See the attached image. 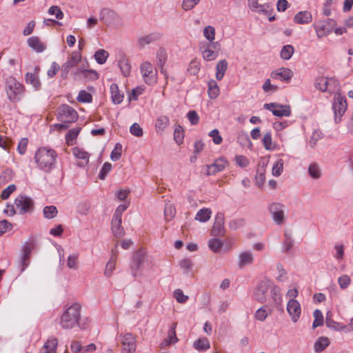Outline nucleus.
Returning <instances> with one entry per match:
<instances>
[{"label":"nucleus","mask_w":353,"mask_h":353,"mask_svg":"<svg viewBox=\"0 0 353 353\" xmlns=\"http://www.w3.org/2000/svg\"><path fill=\"white\" fill-rule=\"evenodd\" d=\"M110 89L112 102L114 104L121 103L123 100V94L120 92L117 84L112 83Z\"/></svg>","instance_id":"obj_30"},{"label":"nucleus","mask_w":353,"mask_h":353,"mask_svg":"<svg viewBox=\"0 0 353 353\" xmlns=\"http://www.w3.org/2000/svg\"><path fill=\"white\" fill-rule=\"evenodd\" d=\"M79 132H80L79 128H74L68 131V132L65 134L66 142L68 144H70V143L77 137Z\"/></svg>","instance_id":"obj_57"},{"label":"nucleus","mask_w":353,"mask_h":353,"mask_svg":"<svg viewBox=\"0 0 353 353\" xmlns=\"http://www.w3.org/2000/svg\"><path fill=\"white\" fill-rule=\"evenodd\" d=\"M81 318V305L74 303L66 308L60 317V325L64 330L72 329L79 325Z\"/></svg>","instance_id":"obj_2"},{"label":"nucleus","mask_w":353,"mask_h":353,"mask_svg":"<svg viewBox=\"0 0 353 353\" xmlns=\"http://www.w3.org/2000/svg\"><path fill=\"white\" fill-rule=\"evenodd\" d=\"M312 21V15L307 10L300 11L294 17V23L297 24H307Z\"/></svg>","instance_id":"obj_25"},{"label":"nucleus","mask_w":353,"mask_h":353,"mask_svg":"<svg viewBox=\"0 0 353 353\" xmlns=\"http://www.w3.org/2000/svg\"><path fill=\"white\" fill-rule=\"evenodd\" d=\"M220 50V44L218 42H214L206 45L202 50V57L205 61H211L216 59Z\"/></svg>","instance_id":"obj_14"},{"label":"nucleus","mask_w":353,"mask_h":353,"mask_svg":"<svg viewBox=\"0 0 353 353\" xmlns=\"http://www.w3.org/2000/svg\"><path fill=\"white\" fill-rule=\"evenodd\" d=\"M184 137V132L181 126L178 125L175 128L174 132V138L175 141L180 144L183 142Z\"/></svg>","instance_id":"obj_59"},{"label":"nucleus","mask_w":353,"mask_h":353,"mask_svg":"<svg viewBox=\"0 0 353 353\" xmlns=\"http://www.w3.org/2000/svg\"><path fill=\"white\" fill-rule=\"evenodd\" d=\"M269 211L272 219L277 225H281L285 221L284 206L278 203H272Z\"/></svg>","instance_id":"obj_13"},{"label":"nucleus","mask_w":353,"mask_h":353,"mask_svg":"<svg viewBox=\"0 0 353 353\" xmlns=\"http://www.w3.org/2000/svg\"><path fill=\"white\" fill-rule=\"evenodd\" d=\"M227 164L228 161L223 158L216 159L214 163L208 166L209 172L214 174L216 172L223 170Z\"/></svg>","instance_id":"obj_31"},{"label":"nucleus","mask_w":353,"mask_h":353,"mask_svg":"<svg viewBox=\"0 0 353 353\" xmlns=\"http://www.w3.org/2000/svg\"><path fill=\"white\" fill-rule=\"evenodd\" d=\"M108 57V52L103 49L97 50L94 54V59L99 64H103L105 63Z\"/></svg>","instance_id":"obj_47"},{"label":"nucleus","mask_w":353,"mask_h":353,"mask_svg":"<svg viewBox=\"0 0 353 353\" xmlns=\"http://www.w3.org/2000/svg\"><path fill=\"white\" fill-rule=\"evenodd\" d=\"M225 233L224 216L219 213L215 216V221L212 228V234L214 236H223Z\"/></svg>","instance_id":"obj_21"},{"label":"nucleus","mask_w":353,"mask_h":353,"mask_svg":"<svg viewBox=\"0 0 353 353\" xmlns=\"http://www.w3.org/2000/svg\"><path fill=\"white\" fill-rule=\"evenodd\" d=\"M57 344L58 341L56 338L48 339L43 345V353H56Z\"/></svg>","instance_id":"obj_35"},{"label":"nucleus","mask_w":353,"mask_h":353,"mask_svg":"<svg viewBox=\"0 0 353 353\" xmlns=\"http://www.w3.org/2000/svg\"><path fill=\"white\" fill-rule=\"evenodd\" d=\"M347 104L346 99L341 93L336 92L333 98L332 110L334 114L335 123H339L341 121L343 115L347 110Z\"/></svg>","instance_id":"obj_4"},{"label":"nucleus","mask_w":353,"mask_h":353,"mask_svg":"<svg viewBox=\"0 0 353 353\" xmlns=\"http://www.w3.org/2000/svg\"><path fill=\"white\" fill-rule=\"evenodd\" d=\"M130 132L132 135L138 137L143 136V134L142 128L137 123H134L130 126Z\"/></svg>","instance_id":"obj_61"},{"label":"nucleus","mask_w":353,"mask_h":353,"mask_svg":"<svg viewBox=\"0 0 353 353\" xmlns=\"http://www.w3.org/2000/svg\"><path fill=\"white\" fill-rule=\"evenodd\" d=\"M308 172L310 176L314 179H319L321 175L320 167L316 163H311L309 165Z\"/></svg>","instance_id":"obj_44"},{"label":"nucleus","mask_w":353,"mask_h":353,"mask_svg":"<svg viewBox=\"0 0 353 353\" xmlns=\"http://www.w3.org/2000/svg\"><path fill=\"white\" fill-rule=\"evenodd\" d=\"M43 216L45 218L48 219H51L54 218L58 213L57 208L54 205L46 206L43 210Z\"/></svg>","instance_id":"obj_46"},{"label":"nucleus","mask_w":353,"mask_h":353,"mask_svg":"<svg viewBox=\"0 0 353 353\" xmlns=\"http://www.w3.org/2000/svg\"><path fill=\"white\" fill-rule=\"evenodd\" d=\"M176 214L175 208L172 203H166L164 208V215L165 219L169 221L172 220Z\"/></svg>","instance_id":"obj_45"},{"label":"nucleus","mask_w":353,"mask_h":353,"mask_svg":"<svg viewBox=\"0 0 353 353\" xmlns=\"http://www.w3.org/2000/svg\"><path fill=\"white\" fill-rule=\"evenodd\" d=\"M335 26L336 21L332 19L318 21L313 24L319 39H321L331 34Z\"/></svg>","instance_id":"obj_5"},{"label":"nucleus","mask_w":353,"mask_h":353,"mask_svg":"<svg viewBox=\"0 0 353 353\" xmlns=\"http://www.w3.org/2000/svg\"><path fill=\"white\" fill-rule=\"evenodd\" d=\"M264 108L272 112L276 117H290L291 114V108L290 105H281L276 103H265Z\"/></svg>","instance_id":"obj_10"},{"label":"nucleus","mask_w":353,"mask_h":353,"mask_svg":"<svg viewBox=\"0 0 353 353\" xmlns=\"http://www.w3.org/2000/svg\"><path fill=\"white\" fill-rule=\"evenodd\" d=\"M158 38L159 37L157 34H151L140 38L139 39V44L140 46L143 47L145 45L150 44V43L156 41Z\"/></svg>","instance_id":"obj_53"},{"label":"nucleus","mask_w":353,"mask_h":353,"mask_svg":"<svg viewBox=\"0 0 353 353\" xmlns=\"http://www.w3.org/2000/svg\"><path fill=\"white\" fill-rule=\"evenodd\" d=\"M173 295L176 301L179 303H185L189 298L188 296L183 294V292L181 289L175 290L174 291Z\"/></svg>","instance_id":"obj_58"},{"label":"nucleus","mask_w":353,"mask_h":353,"mask_svg":"<svg viewBox=\"0 0 353 353\" xmlns=\"http://www.w3.org/2000/svg\"><path fill=\"white\" fill-rule=\"evenodd\" d=\"M28 46L37 53L42 52L46 49V46L41 42L39 37L32 36L27 40Z\"/></svg>","instance_id":"obj_24"},{"label":"nucleus","mask_w":353,"mask_h":353,"mask_svg":"<svg viewBox=\"0 0 353 353\" xmlns=\"http://www.w3.org/2000/svg\"><path fill=\"white\" fill-rule=\"evenodd\" d=\"M72 154L78 160V165L85 167L88 165L90 159V154L83 149L79 147H74L72 149Z\"/></svg>","instance_id":"obj_20"},{"label":"nucleus","mask_w":353,"mask_h":353,"mask_svg":"<svg viewBox=\"0 0 353 353\" xmlns=\"http://www.w3.org/2000/svg\"><path fill=\"white\" fill-rule=\"evenodd\" d=\"M208 95L210 99H216L219 94V88L214 80L208 82Z\"/></svg>","instance_id":"obj_39"},{"label":"nucleus","mask_w":353,"mask_h":353,"mask_svg":"<svg viewBox=\"0 0 353 353\" xmlns=\"http://www.w3.org/2000/svg\"><path fill=\"white\" fill-rule=\"evenodd\" d=\"M286 310L293 323H296L299 320L301 316V307L297 300L289 299Z\"/></svg>","instance_id":"obj_11"},{"label":"nucleus","mask_w":353,"mask_h":353,"mask_svg":"<svg viewBox=\"0 0 353 353\" xmlns=\"http://www.w3.org/2000/svg\"><path fill=\"white\" fill-rule=\"evenodd\" d=\"M170 122L169 118L167 116H160L157 118L155 123V128L158 132H162L168 125Z\"/></svg>","instance_id":"obj_38"},{"label":"nucleus","mask_w":353,"mask_h":353,"mask_svg":"<svg viewBox=\"0 0 353 353\" xmlns=\"http://www.w3.org/2000/svg\"><path fill=\"white\" fill-rule=\"evenodd\" d=\"M279 89L276 85L271 84L270 79H267L263 85V90L265 92H274Z\"/></svg>","instance_id":"obj_64"},{"label":"nucleus","mask_w":353,"mask_h":353,"mask_svg":"<svg viewBox=\"0 0 353 353\" xmlns=\"http://www.w3.org/2000/svg\"><path fill=\"white\" fill-rule=\"evenodd\" d=\"M313 316L314 318L312 327L313 328H316L323 325V317L322 312L320 310H315L313 312Z\"/></svg>","instance_id":"obj_50"},{"label":"nucleus","mask_w":353,"mask_h":353,"mask_svg":"<svg viewBox=\"0 0 353 353\" xmlns=\"http://www.w3.org/2000/svg\"><path fill=\"white\" fill-rule=\"evenodd\" d=\"M193 347L198 351H205L210 347V343L207 338H201L194 342Z\"/></svg>","instance_id":"obj_37"},{"label":"nucleus","mask_w":353,"mask_h":353,"mask_svg":"<svg viewBox=\"0 0 353 353\" xmlns=\"http://www.w3.org/2000/svg\"><path fill=\"white\" fill-rule=\"evenodd\" d=\"M122 145L121 143H116L114 148L111 152L110 158L112 161H116L119 160L121 156Z\"/></svg>","instance_id":"obj_56"},{"label":"nucleus","mask_w":353,"mask_h":353,"mask_svg":"<svg viewBox=\"0 0 353 353\" xmlns=\"http://www.w3.org/2000/svg\"><path fill=\"white\" fill-rule=\"evenodd\" d=\"M203 35L211 43L215 39L214 28L211 26L205 27L203 30Z\"/></svg>","instance_id":"obj_55"},{"label":"nucleus","mask_w":353,"mask_h":353,"mask_svg":"<svg viewBox=\"0 0 353 353\" xmlns=\"http://www.w3.org/2000/svg\"><path fill=\"white\" fill-rule=\"evenodd\" d=\"M144 257L145 253L142 250H139L134 255L132 263V273L134 276H137L138 274L139 270L141 268V265L143 263Z\"/></svg>","instance_id":"obj_23"},{"label":"nucleus","mask_w":353,"mask_h":353,"mask_svg":"<svg viewBox=\"0 0 353 353\" xmlns=\"http://www.w3.org/2000/svg\"><path fill=\"white\" fill-rule=\"evenodd\" d=\"M34 248L33 242H26L22 245V255L21 258V272H23L29 264V259L32 250Z\"/></svg>","instance_id":"obj_18"},{"label":"nucleus","mask_w":353,"mask_h":353,"mask_svg":"<svg viewBox=\"0 0 353 353\" xmlns=\"http://www.w3.org/2000/svg\"><path fill=\"white\" fill-rule=\"evenodd\" d=\"M141 72L145 83L154 84L157 80V73L153 65L148 61H144L140 67Z\"/></svg>","instance_id":"obj_8"},{"label":"nucleus","mask_w":353,"mask_h":353,"mask_svg":"<svg viewBox=\"0 0 353 353\" xmlns=\"http://www.w3.org/2000/svg\"><path fill=\"white\" fill-rule=\"evenodd\" d=\"M254 256L250 251L241 252L238 255L237 264L240 268L250 265L254 263Z\"/></svg>","instance_id":"obj_22"},{"label":"nucleus","mask_w":353,"mask_h":353,"mask_svg":"<svg viewBox=\"0 0 353 353\" xmlns=\"http://www.w3.org/2000/svg\"><path fill=\"white\" fill-rule=\"evenodd\" d=\"M112 231L114 236L121 238L125 234L123 228L121 226V218L112 217Z\"/></svg>","instance_id":"obj_28"},{"label":"nucleus","mask_w":353,"mask_h":353,"mask_svg":"<svg viewBox=\"0 0 353 353\" xmlns=\"http://www.w3.org/2000/svg\"><path fill=\"white\" fill-rule=\"evenodd\" d=\"M323 137V133L319 130H314L309 139L308 143L312 148H314L318 141Z\"/></svg>","instance_id":"obj_43"},{"label":"nucleus","mask_w":353,"mask_h":353,"mask_svg":"<svg viewBox=\"0 0 353 353\" xmlns=\"http://www.w3.org/2000/svg\"><path fill=\"white\" fill-rule=\"evenodd\" d=\"M121 353H134L137 347L136 339L131 333L125 334L121 339Z\"/></svg>","instance_id":"obj_16"},{"label":"nucleus","mask_w":353,"mask_h":353,"mask_svg":"<svg viewBox=\"0 0 353 353\" xmlns=\"http://www.w3.org/2000/svg\"><path fill=\"white\" fill-rule=\"evenodd\" d=\"M271 311L266 306H263L258 309L255 313L256 320L263 321L266 319Z\"/></svg>","instance_id":"obj_42"},{"label":"nucleus","mask_w":353,"mask_h":353,"mask_svg":"<svg viewBox=\"0 0 353 353\" xmlns=\"http://www.w3.org/2000/svg\"><path fill=\"white\" fill-rule=\"evenodd\" d=\"M81 60V54L78 51H74L70 59L61 65V77L66 78L71 68L77 65Z\"/></svg>","instance_id":"obj_12"},{"label":"nucleus","mask_w":353,"mask_h":353,"mask_svg":"<svg viewBox=\"0 0 353 353\" xmlns=\"http://www.w3.org/2000/svg\"><path fill=\"white\" fill-rule=\"evenodd\" d=\"M330 343V339L326 336H321L314 343V350L319 353L323 351Z\"/></svg>","instance_id":"obj_32"},{"label":"nucleus","mask_w":353,"mask_h":353,"mask_svg":"<svg viewBox=\"0 0 353 353\" xmlns=\"http://www.w3.org/2000/svg\"><path fill=\"white\" fill-rule=\"evenodd\" d=\"M116 264V258L114 256H111L109 261L105 265V268L104 270V274L105 276H111L112 271L115 268Z\"/></svg>","instance_id":"obj_54"},{"label":"nucleus","mask_w":353,"mask_h":353,"mask_svg":"<svg viewBox=\"0 0 353 353\" xmlns=\"http://www.w3.org/2000/svg\"><path fill=\"white\" fill-rule=\"evenodd\" d=\"M262 141L264 148L267 150H273L274 149V145L272 141V135L270 132H268L264 134Z\"/></svg>","instance_id":"obj_52"},{"label":"nucleus","mask_w":353,"mask_h":353,"mask_svg":"<svg viewBox=\"0 0 353 353\" xmlns=\"http://www.w3.org/2000/svg\"><path fill=\"white\" fill-rule=\"evenodd\" d=\"M57 154L53 149L41 147L34 154V161L38 169L50 172L55 167Z\"/></svg>","instance_id":"obj_1"},{"label":"nucleus","mask_w":353,"mask_h":353,"mask_svg":"<svg viewBox=\"0 0 353 353\" xmlns=\"http://www.w3.org/2000/svg\"><path fill=\"white\" fill-rule=\"evenodd\" d=\"M314 86L321 92L330 93L335 92L339 89V82L332 77H319L315 79Z\"/></svg>","instance_id":"obj_6"},{"label":"nucleus","mask_w":353,"mask_h":353,"mask_svg":"<svg viewBox=\"0 0 353 353\" xmlns=\"http://www.w3.org/2000/svg\"><path fill=\"white\" fill-rule=\"evenodd\" d=\"M92 95L85 90H81L77 97V100L79 102L89 103L92 101Z\"/></svg>","instance_id":"obj_62"},{"label":"nucleus","mask_w":353,"mask_h":353,"mask_svg":"<svg viewBox=\"0 0 353 353\" xmlns=\"http://www.w3.org/2000/svg\"><path fill=\"white\" fill-rule=\"evenodd\" d=\"M157 64L161 68V72H163V65L167 61V53L165 50L159 49L157 52Z\"/></svg>","instance_id":"obj_40"},{"label":"nucleus","mask_w":353,"mask_h":353,"mask_svg":"<svg viewBox=\"0 0 353 353\" xmlns=\"http://www.w3.org/2000/svg\"><path fill=\"white\" fill-rule=\"evenodd\" d=\"M223 246V242L220 239L214 238L208 241V247L214 252H217Z\"/></svg>","instance_id":"obj_48"},{"label":"nucleus","mask_w":353,"mask_h":353,"mask_svg":"<svg viewBox=\"0 0 353 353\" xmlns=\"http://www.w3.org/2000/svg\"><path fill=\"white\" fill-rule=\"evenodd\" d=\"M78 254H72L68 256L67 259V266L72 270H77L78 268Z\"/></svg>","instance_id":"obj_51"},{"label":"nucleus","mask_w":353,"mask_h":353,"mask_svg":"<svg viewBox=\"0 0 353 353\" xmlns=\"http://www.w3.org/2000/svg\"><path fill=\"white\" fill-rule=\"evenodd\" d=\"M176 323H173L172 325V327L168 332V338L164 339L161 343H160V347L161 348H165V347L174 344L177 342L178 339L176 335L175 332V328H176Z\"/></svg>","instance_id":"obj_26"},{"label":"nucleus","mask_w":353,"mask_h":353,"mask_svg":"<svg viewBox=\"0 0 353 353\" xmlns=\"http://www.w3.org/2000/svg\"><path fill=\"white\" fill-rule=\"evenodd\" d=\"M39 71L40 68L36 66L34 68L33 72H28L25 75L26 83L32 85L37 90L41 88V82L39 78Z\"/></svg>","instance_id":"obj_19"},{"label":"nucleus","mask_w":353,"mask_h":353,"mask_svg":"<svg viewBox=\"0 0 353 353\" xmlns=\"http://www.w3.org/2000/svg\"><path fill=\"white\" fill-rule=\"evenodd\" d=\"M48 13L50 15H55L57 19H62L63 18V12L61 10L60 8L57 6H52L48 9Z\"/></svg>","instance_id":"obj_60"},{"label":"nucleus","mask_w":353,"mask_h":353,"mask_svg":"<svg viewBox=\"0 0 353 353\" xmlns=\"http://www.w3.org/2000/svg\"><path fill=\"white\" fill-rule=\"evenodd\" d=\"M14 205L19 210V214L30 212L34 208V202L32 199L28 196L21 194L14 200Z\"/></svg>","instance_id":"obj_9"},{"label":"nucleus","mask_w":353,"mask_h":353,"mask_svg":"<svg viewBox=\"0 0 353 353\" xmlns=\"http://www.w3.org/2000/svg\"><path fill=\"white\" fill-rule=\"evenodd\" d=\"M254 11L258 12L259 14H263L265 15L268 17L270 21L274 20V17L271 16L273 8L268 3H259V5Z\"/></svg>","instance_id":"obj_29"},{"label":"nucleus","mask_w":353,"mask_h":353,"mask_svg":"<svg viewBox=\"0 0 353 353\" xmlns=\"http://www.w3.org/2000/svg\"><path fill=\"white\" fill-rule=\"evenodd\" d=\"M269 290V285L266 283H260L254 291V297L261 302L266 300V294Z\"/></svg>","instance_id":"obj_27"},{"label":"nucleus","mask_w":353,"mask_h":353,"mask_svg":"<svg viewBox=\"0 0 353 353\" xmlns=\"http://www.w3.org/2000/svg\"><path fill=\"white\" fill-rule=\"evenodd\" d=\"M294 49L291 45L284 46L280 52L281 57L284 60H289L293 55Z\"/></svg>","instance_id":"obj_41"},{"label":"nucleus","mask_w":353,"mask_h":353,"mask_svg":"<svg viewBox=\"0 0 353 353\" xmlns=\"http://www.w3.org/2000/svg\"><path fill=\"white\" fill-rule=\"evenodd\" d=\"M338 283L341 289H345L350 285L351 279L349 276L344 274L339 277Z\"/></svg>","instance_id":"obj_63"},{"label":"nucleus","mask_w":353,"mask_h":353,"mask_svg":"<svg viewBox=\"0 0 353 353\" xmlns=\"http://www.w3.org/2000/svg\"><path fill=\"white\" fill-rule=\"evenodd\" d=\"M211 214L212 211L210 209L203 208L197 212L195 219L199 222H206L210 219Z\"/></svg>","instance_id":"obj_36"},{"label":"nucleus","mask_w":353,"mask_h":353,"mask_svg":"<svg viewBox=\"0 0 353 353\" xmlns=\"http://www.w3.org/2000/svg\"><path fill=\"white\" fill-rule=\"evenodd\" d=\"M228 69V62L225 59L219 61L216 66V78L218 81L221 80Z\"/></svg>","instance_id":"obj_34"},{"label":"nucleus","mask_w":353,"mask_h":353,"mask_svg":"<svg viewBox=\"0 0 353 353\" xmlns=\"http://www.w3.org/2000/svg\"><path fill=\"white\" fill-rule=\"evenodd\" d=\"M4 83V91L8 101L11 103L19 101L25 93L24 85L12 76L7 77Z\"/></svg>","instance_id":"obj_3"},{"label":"nucleus","mask_w":353,"mask_h":353,"mask_svg":"<svg viewBox=\"0 0 353 353\" xmlns=\"http://www.w3.org/2000/svg\"><path fill=\"white\" fill-rule=\"evenodd\" d=\"M283 170V161L282 159H279L274 162L272 169V174L274 176H279Z\"/></svg>","instance_id":"obj_49"},{"label":"nucleus","mask_w":353,"mask_h":353,"mask_svg":"<svg viewBox=\"0 0 353 353\" xmlns=\"http://www.w3.org/2000/svg\"><path fill=\"white\" fill-rule=\"evenodd\" d=\"M57 119L63 123H73L77 120L78 114L72 108L63 104L58 109Z\"/></svg>","instance_id":"obj_7"},{"label":"nucleus","mask_w":353,"mask_h":353,"mask_svg":"<svg viewBox=\"0 0 353 353\" xmlns=\"http://www.w3.org/2000/svg\"><path fill=\"white\" fill-rule=\"evenodd\" d=\"M99 17L100 20L107 26H114L119 20V15L108 8L102 9L100 11Z\"/></svg>","instance_id":"obj_17"},{"label":"nucleus","mask_w":353,"mask_h":353,"mask_svg":"<svg viewBox=\"0 0 353 353\" xmlns=\"http://www.w3.org/2000/svg\"><path fill=\"white\" fill-rule=\"evenodd\" d=\"M119 66L124 77L130 76L131 73V65L125 57H122L119 61Z\"/></svg>","instance_id":"obj_33"},{"label":"nucleus","mask_w":353,"mask_h":353,"mask_svg":"<svg viewBox=\"0 0 353 353\" xmlns=\"http://www.w3.org/2000/svg\"><path fill=\"white\" fill-rule=\"evenodd\" d=\"M293 76V71L288 68H280L276 69L270 74V77L273 79L279 80L287 83L290 82Z\"/></svg>","instance_id":"obj_15"}]
</instances>
